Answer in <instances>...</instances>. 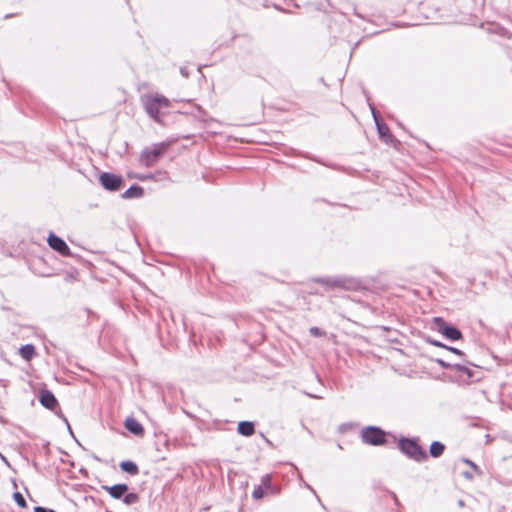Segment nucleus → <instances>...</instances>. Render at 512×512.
Here are the masks:
<instances>
[{
  "mask_svg": "<svg viewBox=\"0 0 512 512\" xmlns=\"http://www.w3.org/2000/svg\"><path fill=\"white\" fill-rule=\"evenodd\" d=\"M434 344H435V345H437V346H441V347L446 348V346H445V345H442V344H440L439 342H435Z\"/></svg>",
  "mask_w": 512,
  "mask_h": 512,
  "instance_id": "nucleus-32",
  "label": "nucleus"
},
{
  "mask_svg": "<svg viewBox=\"0 0 512 512\" xmlns=\"http://www.w3.org/2000/svg\"><path fill=\"white\" fill-rule=\"evenodd\" d=\"M180 72L184 77H188V72L186 71L185 68H181Z\"/></svg>",
  "mask_w": 512,
  "mask_h": 512,
  "instance_id": "nucleus-30",
  "label": "nucleus"
},
{
  "mask_svg": "<svg viewBox=\"0 0 512 512\" xmlns=\"http://www.w3.org/2000/svg\"><path fill=\"white\" fill-rule=\"evenodd\" d=\"M262 483L264 485H269L270 484V476L269 475H265L263 478H262Z\"/></svg>",
  "mask_w": 512,
  "mask_h": 512,
  "instance_id": "nucleus-29",
  "label": "nucleus"
},
{
  "mask_svg": "<svg viewBox=\"0 0 512 512\" xmlns=\"http://www.w3.org/2000/svg\"><path fill=\"white\" fill-rule=\"evenodd\" d=\"M317 282L332 287H346V280L343 278H320Z\"/></svg>",
  "mask_w": 512,
  "mask_h": 512,
  "instance_id": "nucleus-11",
  "label": "nucleus"
},
{
  "mask_svg": "<svg viewBox=\"0 0 512 512\" xmlns=\"http://www.w3.org/2000/svg\"><path fill=\"white\" fill-rule=\"evenodd\" d=\"M464 462L466 464H468L474 470L475 473H477L479 475L481 474V471H480L479 467L474 462H472L469 459H464Z\"/></svg>",
  "mask_w": 512,
  "mask_h": 512,
  "instance_id": "nucleus-23",
  "label": "nucleus"
},
{
  "mask_svg": "<svg viewBox=\"0 0 512 512\" xmlns=\"http://www.w3.org/2000/svg\"><path fill=\"white\" fill-rule=\"evenodd\" d=\"M237 430L243 436H251L254 433V424L249 421H242L238 424Z\"/></svg>",
  "mask_w": 512,
  "mask_h": 512,
  "instance_id": "nucleus-13",
  "label": "nucleus"
},
{
  "mask_svg": "<svg viewBox=\"0 0 512 512\" xmlns=\"http://www.w3.org/2000/svg\"><path fill=\"white\" fill-rule=\"evenodd\" d=\"M99 181L101 185L109 191H117L122 186L123 180L120 176L104 172L100 175Z\"/></svg>",
  "mask_w": 512,
  "mask_h": 512,
  "instance_id": "nucleus-6",
  "label": "nucleus"
},
{
  "mask_svg": "<svg viewBox=\"0 0 512 512\" xmlns=\"http://www.w3.org/2000/svg\"><path fill=\"white\" fill-rule=\"evenodd\" d=\"M143 195V188L140 186L133 185L123 193V198H134Z\"/></svg>",
  "mask_w": 512,
  "mask_h": 512,
  "instance_id": "nucleus-16",
  "label": "nucleus"
},
{
  "mask_svg": "<svg viewBox=\"0 0 512 512\" xmlns=\"http://www.w3.org/2000/svg\"><path fill=\"white\" fill-rule=\"evenodd\" d=\"M19 354L24 360L30 361L35 355V347L31 344L23 345L19 349Z\"/></svg>",
  "mask_w": 512,
  "mask_h": 512,
  "instance_id": "nucleus-12",
  "label": "nucleus"
},
{
  "mask_svg": "<svg viewBox=\"0 0 512 512\" xmlns=\"http://www.w3.org/2000/svg\"><path fill=\"white\" fill-rule=\"evenodd\" d=\"M49 246L60 253L62 256H70L71 250L63 239L56 236L54 233H50L47 239Z\"/></svg>",
  "mask_w": 512,
  "mask_h": 512,
  "instance_id": "nucleus-7",
  "label": "nucleus"
},
{
  "mask_svg": "<svg viewBox=\"0 0 512 512\" xmlns=\"http://www.w3.org/2000/svg\"><path fill=\"white\" fill-rule=\"evenodd\" d=\"M436 362H437V363H438L442 368H445V369L452 367V365H451V364H449V363L445 362V361H444V360H442V359H436Z\"/></svg>",
  "mask_w": 512,
  "mask_h": 512,
  "instance_id": "nucleus-26",
  "label": "nucleus"
},
{
  "mask_svg": "<svg viewBox=\"0 0 512 512\" xmlns=\"http://www.w3.org/2000/svg\"><path fill=\"white\" fill-rule=\"evenodd\" d=\"M170 105L169 100L161 95H148L144 99L145 110L148 115L155 121H159L160 109L168 108Z\"/></svg>",
  "mask_w": 512,
  "mask_h": 512,
  "instance_id": "nucleus-2",
  "label": "nucleus"
},
{
  "mask_svg": "<svg viewBox=\"0 0 512 512\" xmlns=\"http://www.w3.org/2000/svg\"><path fill=\"white\" fill-rule=\"evenodd\" d=\"M124 425L129 432L136 436H141L144 433L143 426L133 417H128Z\"/></svg>",
  "mask_w": 512,
  "mask_h": 512,
  "instance_id": "nucleus-10",
  "label": "nucleus"
},
{
  "mask_svg": "<svg viewBox=\"0 0 512 512\" xmlns=\"http://www.w3.org/2000/svg\"><path fill=\"white\" fill-rule=\"evenodd\" d=\"M361 437L364 443L378 446L385 443V432L378 427L369 426L365 428Z\"/></svg>",
  "mask_w": 512,
  "mask_h": 512,
  "instance_id": "nucleus-4",
  "label": "nucleus"
},
{
  "mask_svg": "<svg viewBox=\"0 0 512 512\" xmlns=\"http://www.w3.org/2000/svg\"><path fill=\"white\" fill-rule=\"evenodd\" d=\"M39 400L44 407L51 410L56 408L58 405L57 399L55 398L54 394L48 390H44L41 392Z\"/></svg>",
  "mask_w": 512,
  "mask_h": 512,
  "instance_id": "nucleus-9",
  "label": "nucleus"
},
{
  "mask_svg": "<svg viewBox=\"0 0 512 512\" xmlns=\"http://www.w3.org/2000/svg\"><path fill=\"white\" fill-rule=\"evenodd\" d=\"M264 496V491L261 486H258L253 491V498L261 499Z\"/></svg>",
  "mask_w": 512,
  "mask_h": 512,
  "instance_id": "nucleus-22",
  "label": "nucleus"
},
{
  "mask_svg": "<svg viewBox=\"0 0 512 512\" xmlns=\"http://www.w3.org/2000/svg\"><path fill=\"white\" fill-rule=\"evenodd\" d=\"M34 512H56V511L49 509V508L37 506L34 508Z\"/></svg>",
  "mask_w": 512,
  "mask_h": 512,
  "instance_id": "nucleus-27",
  "label": "nucleus"
},
{
  "mask_svg": "<svg viewBox=\"0 0 512 512\" xmlns=\"http://www.w3.org/2000/svg\"><path fill=\"white\" fill-rule=\"evenodd\" d=\"M370 109H371V112H372V115H373V118H374V121L376 124L380 123V119H379V116H378V113L375 109V107L373 105L370 104Z\"/></svg>",
  "mask_w": 512,
  "mask_h": 512,
  "instance_id": "nucleus-25",
  "label": "nucleus"
},
{
  "mask_svg": "<svg viewBox=\"0 0 512 512\" xmlns=\"http://www.w3.org/2000/svg\"><path fill=\"white\" fill-rule=\"evenodd\" d=\"M13 498H14V500L16 501V503H17L20 507H22V508H25V507H26V505H27V504H26V501H25V499H24L23 495H22L20 492H15V493L13 494Z\"/></svg>",
  "mask_w": 512,
  "mask_h": 512,
  "instance_id": "nucleus-19",
  "label": "nucleus"
},
{
  "mask_svg": "<svg viewBox=\"0 0 512 512\" xmlns=\"http://www.w3.org/2000/svg\"><path fill=\"white\" fill-rule=\"evenodd\" d=\"M464 476L466 478H468V479H472L473 478V476L470 473H468V472L464 473Z\"/></svg>",
  "mask_w": 512,
  "mask_h": 512,
  "instance_id": "nucleus-31",
  "label": "nucleus"
},
{
  "mask_svg": "<svg viewBox=\"0 0 512 512\" xmlns=\"http://www.w3.org/2000/svg\"><path fill=\"white\" fill-rule=\"evenodd\" d=\"M399 447L403 453L415 461H424L428 458L427 453L420 445L411 439H402L399 442Z\"/></svg>",
  "mask_w": 512,
  "mask_h": 512,
  "instance_id": "nucleus-3",
  "label": "nucleus"
},
{
  "mask_svg": "<svg viewBox=\"0 0 512 512\" xmlns=\"http://www.w3.org/2000/svg\"><path fill=\"white\" fill-rule=\"evenodd\" d=\"M376 126L378 129V133L381 137H384L389 133V128L386 124L380 122V123L376 124Z\"/></svg>",
  "mask_w": 512,
  "mask_h": 512,
  "instance_id": "nucleus-20",
  "label": "nucleus"
},
{
  "mask_svg": "<svg viewBox=\"0 0 512 512\" xmlns=\"http://www.w3.org/2000/svg\"><path fill=\"white\" fill-rule=\"evenodd\" d=\"M167 178H168L167 172H162V171L157 172L156 174L149 173V174H143V175L137 176V179H139L140 181H146V180L158 181V180H166Z\"/></svg>",
  "mask_w": 512,
  "mask_h": 512,
  "instance_id": "nucleus-14",
  "label": "nucleus"
},
{
  "mask_svg": "<svg viewBox=\"0 0 512 512\" xmlns=\"http://www.w3.org/2000/svg\"><path fill=\"white\" fill-rule=\"evenodd\" d=\"M434 323L436 325L437 330L446 338L455 341L459 340L462 337L460 330L448 325L442 318H434Z\"/></svg>",
  "mask_w": 512,
  "mask_h": 512,
  "instance_id": "nucleus-5",
  "label": "nucleus"
},
{
  "mask_svg": "<svg viewBox=\"0 0 512 512\" xmlns=\"http://www.w3.org/2000/svg\"><path fill=\"white\" fill-rule=\"evenodd\" d=\"M139 501V497L136 493H128L123 496V502L126 505H133Z\"/></svg>",
  "mask_w": 512,
  "mask_h": 512,
  "instance_id": "nucleus-18",
  "label": "nucleus"
},
{
  "mask_svg": "<svg viewBox=\"0 0 512 512\" xmlns=\"http://www.w3.org/2000/svg\"><path fill=\"white\" fill-rule=\"evenodd\" d=\"M455 369H457L458 371L460 372H463L467 375L468 378L472 377V372L470 369H468L467 367L463 366V365H459V364H456L453 366Z\"/></svg>",
  "mask_w": 512,
  "mask_h": 512,
  "instance_id": "nucleus-21",
  "label": "nucleus"
},
{
  "mask_svg": "<svg viewBox=\"0 0 512 512\" xmlns=\"http://www.w3.org/2000/svg\"><path fill=\"white\" fill-rule=\"evenodd\" d=\"M445 450V445L439 441H434L430 445L429 453L432 457H440Z\"/></svg>",
  "mask_w": 512,
  "mask_h": 512,
  "instance_id": "nucleus-15",
  "label": "nucleus"
},
{
  "mask_svg": "<svg viewBox=\"0 0 512 512\" xmlns=\"http://www.w3.org/2000/svg\"><path fill=\"white\" fill-rule=\"evenodd\" d=\"M120 468L131 475H136L139 472L138 466L132 461H122Z\"/></svg>",
  "mask_w": 512,
  "mask_h": 512,
  "instance_id": "nucleus-17",
  "label": "nucleus"
},
{
  "mask_svg": "<svg viewBox=\"0 0 512 512\" xmlns=\"http://www.w3.org/2000/svg\"><path fill=\"white\" fill-rule=\"evenodd\" d=\"M446 348H447L448 350H450L451 352L455 353V354H458V355H462V354H463V353H462V351H460V350H459V349H457V348H454V347H447V346H446Z\"/></svg>",
  "mask_w": 512,
  "mask_h": 512,
  "instance_id": "nucleus-28",
  "label": "nucleus"
},
{
  "mask_svg": "<svg viewBox=\"0 0 512 512\" xmlns=\"http://www.w3.org/2000/svg\"><path fill=\"white\" fill-rule=\"evenodd\" d=\"M310 334L315 337H320L323 335V332L318 327L310 328Z\"/></svg>",
  "mask_w": 512,
  "mask_h": 512,
  "instance_id": "nucleus-24",
  "label": "nucleus"
},
{
  "mask_svg": "<svg viewBox=\"0 0 512 512\" xmlns=\"http://www.w3.org/2000/svg\"><path fill=\"white\" fill-rule=\"evenodd\" d=\"M167 149L168 144L166 143H158L145 148L140 154V163L145 167L154 166L166 153Z\"/></svg>",
  "mask_w": 512,
  "mask_h": 512,
  "instance_id": "nucleus-1",
  "label": "nucleus"
},
{
  "mask_svg": "<svg viewBox=\"0 0 512 512\" xmlns=\"http://www.w3.org/2000/svg\"><path fill=\"white\" fill-rule=\"evenodd\" d=\"M102 488L107 491L110 496L114 499H121L125 493L128 491L127 484H116L113 486H102Z\"/></svg>",
  "mask_w": 512,
  "mask_h": 512,
  "instance_id": "nucleus-8",
  "label": "nucleus"
}]
</instances>
